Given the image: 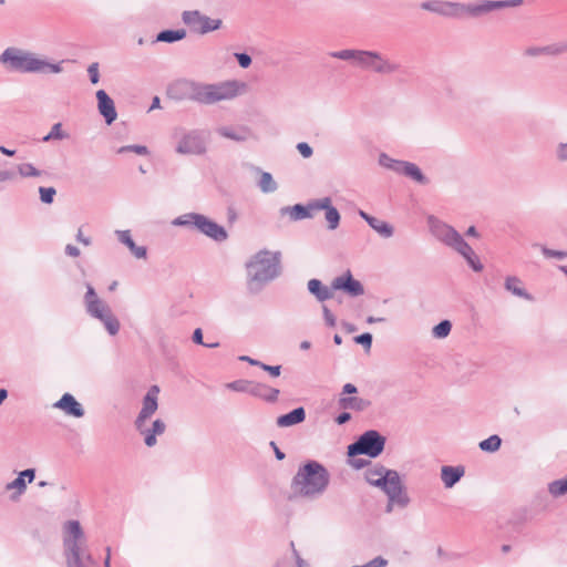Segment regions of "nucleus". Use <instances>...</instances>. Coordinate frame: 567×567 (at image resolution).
Returning a JSON list of instances; mask_svg holds the SVG:
<instances>
[{"mask_svg": "<svg viewBox=\"0 0 567 567\" xmlns=\"http://www.w3.org/2000/svg\"><path fill=\"white\" fill-rule=\"evenodd\" d=\"M247 84L230 80L215 84H205L190 80H178L168 87V95L177 101H193L200 104H215L220 101L233 100L245 93Z\"/></svg>", "mask_w": 567, "mask_h": 567, "instance_id": "obj_1", "label": "nucleus"}, {"mask_svg": "<svg viewBox=\"0 0 567 567\" xmlns=\"http://www.w3.org/2000/svg\"><path fill=\"white\" fill-rule=\"evenodd\" d=\"M0 63L21 73L59 74L63 72L64 60L52 62L33 52L10 47L0 54Z\"/></svg>", "mask_w": 567, "mask_h": 567, "instance_id": "obj_2", "label": "nucleus"}, {"mask_svg": "<svg viewBox=\"0 0 567 567\" xmlns=\"http://www.w3.org/2000/svg\"><path fill=\"white\" fill-rule=\"evenodd\" d=\"M426 220L429 230L435 239L464 257L474 271H481L483 269V265L473 248L464 240L454 227L433 215H430Z\"/></svg>", "mask_w": 567, "mask_h": 567, "instance_id": "obj_3", "label": "nucleus"}, {"mask_svg": "<svg viewBox=\"0 0 567 567\" xmlns=\"http://www.w3.org/2000/svg\"><path fill=\"white\" fill-rule=\"evenodd\" d=\"M330 475L327 468L316 461L299 467L292 478L291 488L296 496L315 498L328 487Z\"/></svg>", "mask_w": 567, "mask_h": 567, "instance_id": "obj_4", "label": "nucleus"}, {"mask_svg": "<svg viewBox=\"0 0 567 567\" xmlns=\"http://www.w3.org/2000/svg\"><path fill=\"white\" fill-rule=\"evenodd\" d=\"M64 556L68 567H95L84 532L78 520L64 524L63 538Z\"/></svg>", "mask_w": 567, "mask_h": 567, "instance_id": "obj_5", "label": "nucleus"}, {"mask_svg": "<svg viewBox=\"0 0 567 567\" xmlns=\"http://www.w3.org/2000/svg\"><path fill=\"white\" fill-rule=\"evenodd\" d=\"M279 254L268 250L258 251L247 262L248 288L252 292L259 291L267 282L277 278L280 274Z\"/></svg>", "mask_w": 567, "mask_h": 567, "instance_id": "obj_6", "label": "nucleus"}, {"mask_svg": "<svg viewBox=\"0 0 567 567\" xmlns=\"http://www.w3.org/2000/svg\"><path fill=\"white\" fill-rule=\"evenodd\" d=\"M307 288L319 302L331 299L336 290H342L350 297H359L364 293L362 284L353 278L350 270L336 277L329 287L324 286L319 279H310L307 284Z\"/></svg>", "mask_w": 567, "mask_h": 567, "instance_id": "obj_7", "label": "nucleus"}, {"mask_svg": "<svg viewBox=\"0 0 567 567\" xmlns=\"http://www.w3.org/2000/svg\"><path fill=\"white\" fill-rule=\"evenodd\" d=\"M172 225L184 227L189 230H197L208 238L221 243L228 237L226 229L207 216L198 213H186L172 220Z\"/></svg>", "mask_w": 567, "mask_h": 567, "instance_id": "obj_8", "label": "nucleus"}, {"mask_svg": "<svg viewBox=\"0 0 567 567\" xmlns=\"http://www.w3.org/2000/svg\"><path fill=\"white\" fill-rule=\"evenodd\" d=\"M84 305L86 312L92 318L100 320L111 336L117 334L121 327L118 319L113 315L109 305L99 298L90 284L86 285Z\"/></svg>", "mask_w": 567, "mask_h": 567, "instance_id": "obj_9", "label": "nucleus"}, {"mask_svg": "<svg viewBox=\"0 0 567 567\" xmlns=\"http://www.w3.org/2000/svg\"><path fill=\"white\" fill-rule=\"evenodd\" d=\"M353 64L363 70L385 75L393 74L400 70L399 63L390 61L377 51L359 50Z\"/></svg>", "mask_w": 567, "mask_h": 567, "instance_id": "obj_10", "label": "nucleus"}, {"mask_svg": "<svg viewBox=\"0 0 567 567\" xmlns=\"http://www.w3.org/2000/svg\"><path fill=\"white\" fill-rule=\"evenodd\" d=\"M384 445L385 437L378 431L370 430L364 432L354 443L348 446V455L351 457L364 454L370 457H377L383 452Z\"/></svg>", "mask_w": 567, "mask_h": 567, "instance_id": "obj_11", "label": "nucleus"}, {"mask_svg": "<svg viewBox=\"0 0 567 567\" xmlns=\"http://www.w3.org/2000/svg\"><path fill=\"white\" fill-rule=\"evenodd\" d=\"M524 0H481L475 3H462L461 18H482L495 10L520 7Z\"/></svg>", "mask_w": 567, "mask_h": 567, "instance_id": "obj_12", "label": "nucleus"}, {"mask_svg": "<svg viewBox=\"0 0 567 567\" xmlns=\"http://www.w3.org/2000/svg\"><path fill=\"white\" fill-rule=\"evenodd\" d=\"M182 21L198 34H207L221 28L223 20L210 18L198 10H187L182 13Z\"/></svg>", "mask_w": 567, "mask_h": 567, "instance_id": "obj_13", "label": "nucleus"}, {"mask_svg": "<svg viewBox=\"0 0 567 567\" xmlns=\"http://www.w3.org/2000/svg\"><path fill=\"white\" fill-rule=\"evenodd\" d=\"M182 155H202L206 152V141L200 131L193 130L182 135L176 146Z\"/></svg>", "mask_w": 567, "mask_h": 567, "instance_id": "obj_14", "label": "nucleus"}, {"mask_svg": "<svg viewBox=\"0 0 567 567\" xmlns=\"http://www.w3.org/2000/svg\"><path fill=\"white\" fill-rule=\"evenodd\" d=\"M383 492L388 496V499L391 501V504H395L401 508H405L411 502L399 473L393 476V480L388 482Z\"/></svg>", "mask_w": 567, "mask_h": 567, "instance_id": "obj_15", "label": "nucleus"}, {"mask_svg": "<svg viewBox=\"0 0 567 567\" xmlns=\"http://www.w3.org/2000/svg\"><path fill=\"white\" fill-rule=\"evenodd\" d=\"M158 385H152L143 398L142 409L135 420V427H141L143 422H147L148 419L158 409Z\"/></svg>", "mask_w": 567, "mask_h": 567, "instance_id": "obj_16", "label": "nucleus"}, {"mask_svg": "<svg viewBox=\"0 0 567 567\" xmlns=\"http://www.w3.org/2000/svg\"><path fill=\"white\" fill-rule=\"evenodd\" d=\"M421 8L446 18L461 19L462 2L432 0L423 2Z\"/></svg>", "mask_w": 567, "mask_h": 567, "instance_id": "obj_17", "label": "nucleus"}, {"mask_svg": "<svg viewBox=\"0 0 567 567\" xmlns=\"http://www.w3.org/2000/svg\"><path fill=\"white\" fill-rule=\"evenodd\" d=\"M396 473L398 472L394 470H388L382 465H377L365 472V480L370 485L383 491L388 485V482L393 480V476H395Z\"/></svg>", "mask_w": 567, "mask_h": 567, "instance_id": "obj_18", "label": "nucleus"}, {"mask_svg": "<svg viewBox=\"0 0 567 567\" xmlns=\"http://www.w3.org/2000/svg\"><path fill=\"white\" fill-rule=\"evenodd\" d=\"M35 477V471L33 468H27L19 473L18 477L6 485V491L11 492L10 498L12 501L19 499V497L25 492L27 483H31Z\"/></svg>", "mask_w": 567, "mask_h": 567, "instance_id": "obj_19", "label": "nucleus"}, {"mask_svg": "<svg viewBox=\"0 0 567 567\" xmlns=\"http://www.w3.org/2000/svg\"><path fill=\"white\" fill-rule=\"evenodd\" d=\"M318 199L309 202L307 205L296 204L293 206H285L280 209L281 215H288L293 221L312 218L317 212Z\"/></svg>", "mask_w": 567, "mask_h": 567, "instance_id": "obj_20", "label": "nucleus"}, {"mask_svg": "<svg viewBox=\"0 0 567 567\" xmlns=\"http://www.w3.org/2000/svg\"><path fill=\"white\" fill-rule=\"evenodd\" d=\"M96 100L100 114L109 125L112 124L117 117L114 101L104 90H99L96 92Z\"/></svg>", "mask_w": 567, "mask_h": 567, "instance_id": "obj_21", "label": "nucleus"}, {"mask_svg": "<svg viewBox=\"0 0 567 567\" xmlns=\"http://www.w3.org/2000/svg\"><path fill=\"white\" fill-rule=\"evenodd\" d=\"M146 423L147 422H143L141 427H136V430L144 436L145 445L152 447L157 442L156 436L165 432L166 424L159 419L155 420L151 426H147Z\"/></svg>", "mask_w": 567, "mask_h": 567, "instance_id": "obj_22", "label": "nucleus"}, {"mask_svg": "<svg viewBox=\"0 0 567 567\" xmlns=\"http://www.w3.org/2000/svg\"><path fill=\"white\" fill-rule=\"evenodd\" d=\"M359 216L368 223V225L379 234L382 238H391L394 235V227L382 219H379L377 217H373L365 213L364 210H359Z\"/></svg>", "mask_w": 567, "mask_h": 567, "instance_id": "obj_23", "label": "nucleus"}, {"mask_svg": "<svg viewBox=\"0 0 567 567\" xmlns=\"http://www.w3.org/2000/svg\"><path fill=\"white\" fill-rule=\"evenodd\" d=\"M567 52V43H554L544 47H528L524 50V55L537 58L540 55H559Z\"/></svg>", "mask_w": 567, "mask_h": 567, "instance_id": "obj_24", "label": "nucleus"}, {"mask_svg": "<svg viewBox=\"0 0 567 567\" xmlns=\"http://www.w3.org/2000/svg\"><path fill=\"white\" fill-rule=\"evenodd\" d=\"M54 408L60 409L66 414L75 417H82L84 415V409L70 393L63 394L62 398L54 403Z\"/></svg>", "mask_w": 567, "mask_h": 567, "instance_id": "obj_25", "label": "nucleus"}, {"mask_svg": "<svg viewBox=\"0 0 567 567\" xmlns=\"http://www.w3.org/2000/svg\"><path fill=\"white\" fill-rule=\"evenodd\" d=\"M317 210H326V220L328 223V228L330 230H334L338 228L340 224V214L336 207L331 205L330 197H322L318 199V205L316 206Z\"/></svg>", "mask_w": 567, "mask_h": 567, "instance_id": "obj_26", "label": "nucleus"}, {"mask_svg": "<svg viewBox=\"0 0 567 567\" xmlns=\"http://www.w3.org/2000/svg\"><path fill=\"white\" fill-rule=\"evenodd\" d=\"M217 134L236 142L247 141L251 132L246 126H220L216 130Z\"/></svg>", "mask_w": 567, "mask_h": 567, "instance_id": "obj_27", "label": "nucleus"}, {"mask_svg": "<svg viewBox=\"0 0 567 567\" xmlns=\"http://www.w3.org/2000/svg\"><path fill=\"white\" fill-rule=\"evenodd\" d=\"M464 473L463 466L445 465L441 468V480L446 488H452L464 476Z\"/></svg>", "mask_w": 567, "mask_h": 567, "instance_id": "obj_28", "label": "nucleus"}, {"mask_svg": "<svg viewBox=\"0 0 567 567\" xmlns=\"http://www.w3.org/2000/svg\"><path fill=\"white\" fill-rule=\"evenodd\" d=\"M118 240L125 245L132 255H134L138 259L146 258L147 250L144 246H137L134 240L132 239L131 231L130 230H116L115 231Z\"/></svg>", "mask_w": 567, "mask_h": 567, "instance_id": "obj_29", "label": "nucleus"}, {"mask_svg": "<svg viewBox=\"0 0 567 567\" xmlns=\"http://www.w3.org/2000/svg\"><path fill=\"white\" fill-rule=\"evenodd\" d=\"M249 394L272 403L278 400L279 390L264 383L252 382Z\"/></svg>", "mask_w": 567, "mask_h": 567, "instance_id": "obj_30", "label": "nucleus"}, {"mask_svg": "<svg viewBox=\"0 0 567 567\" xmlns=\"http://www.w3.org/2000/svg\"><path fill=\"white\" fill-rule=\"evenodd\" d=\"M306 419V411L303 408H297L291 412L280 415L277 419V425L279 427H288L303 422Z\"/></svg>", "mask_w": 567, "mask_h": 567, "instance_id": "obj_31", "label": "nucleus"}, {"mask_svg": "<svg viewBox=\"0 0 567 567\" xmlns=\"http://www.w3.org/2000/svg\"><path fill=\"white\" fill-rule=\"evenodd\" d=\"M505 289L516 297L533 300V297L525 290L523 282L518 277L508 276L505 279Z\"/></svg>", "mask_w": 567, "mask_h": 567, "instance_id": "obj_32", "label": "nucleus"}, {"mask_svg": "<svg viewBox=\"0 0 567 567\" xmlns=\"http://www.w3.org/2000/svg\"><path fill=\"white\" fill-rule=\"evenodd\" d=\"M371 402L369 400L358 396H342L339 400V405L346 410L363 411L369 408Z\"/></svg>", "mask_w": 567, "mask_h": 567, "instance_id": "obj_33", "label": "nucleus"}, {"mask_svg": "<svg viewBox=\"0 0 567 567\" xmlns=\"http://www.w3.org/2000/svg\"><path fill=\"white\" fill-rule=\"evenodd\" d=\"M401 175L410 177L414 182L422 184V185H425L429 183V179L423 175V173L421 172L419 166L411 162H405Z\"/></svg>", "mask_w": 567, "mask_h": 567, "instance_id": "obj_34", "label": "nucleus"}, {"mask_svg": "<svg viewBox=\"0 0 567 567\" xmlns=\"http://www.w3.org/2000/svg\"><path fill=\"white\" fill-rule=\"evenodd\" d=\"M257 171L260 175L258 184H257L259 189L265 194L276 192L278 188V184L274 179L272 175L268 172H262L260 169H257Z\"/></svg>", "mask_w": 567, "mask_h": 567, "instance_id": "obj_35", "label": "nucleus"}, {"mask_svg": "<svg viewBox=\"0 0 567 567\" xmlns=\"http://www.w3.org/2000/svg\"><path fill=\"white\" fill-rule=\"evenodd\" d=\"M186 30L184 29H177V30H164L161 31L157 37V42H166V43H173L181 41L186 38Z\"/></svg>", "mask_w": 567, "mask_h": 567, "instance_id": "obj_36", "label": "nucleus"}, {"mask_svg": "<svg viewBox=\"0 0 567 567\" xmlns=\"http://www.w3.org/2000/svg\"><path fill=\"white\" fill-rule=\"evenodd\" d=\"M379 164L386 169L393 171L398 174H402L405 161L394 159L390 157L388 154L381 153L379 155Z\"/></svg>", "mask_w": 567, "mask_h": 567, "instance_id": "obj_37", "label": "nucleus"}, {"mask_svg": "<svg viewBox=\"0 0 567 567\" xmlns=\"http://www.w3.org/2000/svg\"><path fill=\"white\" fill-rule=\"evenodd\" d=\"M69 134L63 131L62 128V123H55L50 132L43 136L42 141L43 142H51V141H63V140H66L69 138Z\"/></svg>", "mask_w": 567, "mask_h": 567, "instance_id": "obj_38", "label": "nucleus"}, {"mask_svg": "<svg viewBox=\"0 0 567 567\" xmlns=\"http://www.w3.org/2000/svg\"><path fill=\"white\" fill-rule=\"evenodd\" d=\"M548 492L554 497L565 495L567 493V477L550 482L548 484Z\"/></svg>", "mask_w": 567, "mask_h": 567, "instance_id": "obj_39", "label": "nucleus"}, {"mask_svg": "<svg viewBox=\"0 0 567 567\" xmlns=\"http://www.w3.org/2000/svg\"><path fill=\"white\" fill-rule=\"evenodd\" d=\"M533 247L535 248H538L543 256L545 258H555V259H566L567 258V251L566 250H555V249H550V248H547L546 246L544 245H540V244H534Z\"/></svg>", "mask_w": 567, "mask_h": 567, "instance_id": "obj_40", "label": "nucleus"}, {"mask_svg": "<svg viewBox=\"0 0 567 567\" xmlns=\"http://www.w3.org/2000/svg\"><path fill=\"white\" fill-rule=\"evenodd\" d=\"M502 440L498 435H491L480 442V449L485 452H496L501 447Z\"/></svg>", "mask_w": 567, "mask_h": 567, "instance_id": "obj_41", "label": "nucleus"}, {"mask_svg": "<svg viewBox=\"0 0 567 567\" xmlns=\"http://www.w3.org/2000/svg\"><path fill=\"white\" fill-rule=\"evenodd\" d=\"M452 329V323L449 320H443L432 329V336L436 339L446 338Z\"/></svg>", "mask_w": 567, "mask_h": 567, "instance_id": "obj_42", "label": "nucleus"}, {"mask_svg": "<svg viewBox=\"0 0 567 567\" xmlns=\"http://www.w3.org/2000/svg\"><path fill=\"white\" fill-rule=\"evenodd\" d=\"M251 381L236 380L226 384V388L235 392L250 393Z\"/></svg>", "mask_w": 567, "mask_h": 567, "instance_id": "obj_43", "label": "nucleus"}, {"mask_svg": "<svg viewBox=\"0 0 567 567\" xmlns=\"http://www.w3.org/2000/svg\"><path fill=\"white\" fill-rule=\"evenodd\" d=\"M359 50L346 49L340 51L331 52L330 55L334 59L351 61L354 63Z\"/></svg>", "mask_w": 567, "mask_h": 567, "instance_id": "obj_44", "label": "nucleus"}, {"mask_svg": "<svg viewBox=\"0 0 567 567\" xmlns=\"http://www.w3.org/2000/svg\"><path fill=\"white\" fill-rule=\"evenodd\" d=\"M18 172L22 177H39L41 176V171L35 168L32 164L25 163L18 166Z\"/></svg>", "mask_w": 567, "mask_h": 567, "instance_id": "obj_45", "label": "nucleus"}, {"mask_svg": "<svg viewBox=\"0 0 567 567\" xmlns=\"http://www.w3.org/2000/svg\"><path fill=\"white\" fill-rule=\"evenodd\" d=\"M39 193L40 198L44 204H51L53 202L54 195L56 194V190L53 187H40Z\"/></svg>", "mask_w": 567, "mask_h": 567, "instance_id": "obj_46", "label": "nucleus"}, {"mask_svg": "<svg viewBox=\"0 0 567 567\" xmlns=\"http://www.w3.org/2000/svg\"><path fill=\"white\" fill-rule=\"evenodd\" d=\"M117 152L118 153L133 152L137 155L148 154V150L144 145H126V146L120 147Z\"/></svg>", "mask_w": 567, "mask_h": 567, "instance_id": "obj_47", "label": "nucleus"}, {"mask_svg": "<svg viewBox=\"0 0 567 567\" xmlns=\"http://www.w3.org/2000/svg\"><path fill=\"white\" fill-rule=\"evenodd\" d=\"M87 74L92 84H97L100 81L99 63L93 62L87 66Z\"/></svg>", "mask_w": 567, "mask_h": 567, "instance_id": "obj_48", "label": "nucleus"}, {"mask_svg": "<svg viewBox=\"0 0 567 567\" xmlns=\"http://www.w3.org/2000/svg\"><path fill=\"white\" fill-rule=\"evenodd\" d=\"M354 342L364 347L365 350H370L372 346V334L369 332L362 333L354 338Z\"/></svg>", "mask_w": 567, "mask_h": 567, "instance_id": "obj_49", "label": "nucleus"}, {"mask_svg": "<svg viewBox=\"0 0 567 567\" xmlns=\"http://www.w3.org/2000/svg\"><path fill=\"white\" fill-rule=\"evenodd\" d=\"M556 159L559 162H567V142L559 143L555 148Z\"/></svg>", "mask_w": 567, "mask_h": 567, "instance_id": "obj_50", "label": "nucleus"}, {"mask_svg": "<svg viewBox=\"0 0 567 567\" xmlns=\"http://www.w3.org/2000/svg\"><path fill=\"white\" fill-rule=\"evenodd\" d=\"M297 150L298 152L300 153V155L303 157V158H309L312 156V148L311 146L306 143V142H300L297 144Z\"/></svg>", "mask_w": 567, "mask_h": 567, "instance_id": "obj_51", "label": "nucleus"}, {"mask_svg": "<svg viewBox=\"0 0 567 567\" xmlns=\"http://www.w3.org/2000/svg\"><path fill=\"white\" fill-rule=\"evenodd\" d=\"M386 564H388V560L379 556L364 565H355L352 567H385Z\"/></svg>", "mask_w": 567, "mask_h": 567, "instance_id": "obj_52", "label": "nucleus"}, {"mask_svg": "<svg viewBox=\"0 0 567 567\" xmlns=\"http://www.w3.org/2000/svg\"><path fill=\"white\" fill-rule=\"evenodd\" d=\"M322 313H323L326 324L329 327H334L336 322H337L336 317L333 316V313L329 310V308L327 306H322Z\"/></svg>", "mask_w": 567, "mask_h": 567, "instance_id": "obj_53", "label": "nucleus"}, {"mask_svg": "<svg viewBox=\"0 0 567 567\" xmlns=\"http://www.w3.org/2000/svg\"><path fill=\"white\" fill-rule=\"evenodd\" d=\"M259 368H261L264 371L268 372L272 377H279L281 372V365H268L261 362Z\"/></svg>", "mask_w": 567, "mask_h": 567, "instance_id": "obj_54", "label": "nucleus"}, {"mask_svg": "<svg viewBox=\"0 0 567 567\" xmlns=\"http://www.w3.org/2000/svg\"><path fill=\"white\" fill-rule=\"evenodd\" d=\"M235 56L243 69L250 66L251 58L247 53H236Z\"/></svg>", "mask_w": 567, "mask_h": 567, "instance_id": "obj_55", "label": "nucleus"}, {"mask_svg": "<svg viewBox=\"0 0 567 567\" xmlns=\"http://www.w3.org/2000/svg\"><path fill=\"white\" fill-rule=\"evenodd\" d=\"M65 254H66L68 256H70V257H74V258H76V257H79V256H80V254H81V252H80V249H79L76 246L71 245V244H68V245L65 246Z\"/></svg>", "mask_w": 567, "mask_h": 567, "instance_id": "obj_56", "label": "nucleus"}, {"mask_svg": "<svg viewBox=\"0 0 567 567\" xmlns=\"http://www.w3.org/2000/svg\"><path fill=\"white\" fill-rule=\"evenodd\" d=\"M76 240L81 244H83L84 246H90L91 245V238L90 237H85L82 233V229L79 228L78 229V233H76Z\"/></svg>", "mask_w": 567, "mask_h": 567, "instance_id": "obj_57", "label": "nucleus"}, {"mask_svg": "<svg viewBox=\"0 0 567 567\" xmlns=\"http://www.w3.org/2000/svg\"><path fill=\"white\" fill-rule=\"evenodd\" d=\"M358 392V389L352 383H346L342 388V394H354Z\"/></svg>", "mask_w": 567, "mask_h": 567, "instance_id": "obj_58", "label": "nucleus"}, {"mask_svg": "<svg viewBox=\"0 0 567 567\" xmlns=\"http://www.w3.org/2000/svg\"><path fill=\"white\" fill-rule=\"evenodd\" d=\"M193 341L197 344H204L202 329L197 328L193 333Z\"/></svg>", "mask_w": 567, "mask_h": 567, "instance_id": "obj_59", "label": "nucleus"}, {"mask_svg": "<svg viewBox=\"0 0 567 567\" xmlns=\"http://www.w3.org/2000/svg\"><path fill=\"white\" fill-rule=\"evenodd\" d=\"M350 419H351L350 413L343 412L337 416L336 422L341 425V424L347 423Z\"/></svg>", "mask_w": 567, "mask_h": 567, "instance_id": "obj_60", "label": "nucleus"}, {"mask_svg": "<svg viewBox=\"0 0 567 567\" xmlns=\"http://www.w3.org/2000/svg\"><path fill=\"white\" fill-rule=\"evenodd\" d=\"M239 360H240V361L248 362L249 364H251V365H256V367H259V365H260V363H261L260 361L255 360V359H252V358H250V357H248V355H241V357H239Z\"/></svg>", "mask_w": 567, "mask_h": 567, "instance_id": "obj_61", "label": "nucleus"}, {"mask_svg": "<svg viewBox=\"0 0 567 567\" xmlns=\"http://www.w3.org/2000/svg\"><path fill=\"white\" fill-rule=\"evenodd\" d=\"M384 321H385V319H384V318H382V317H373V316H369V317L367 318V322H368L369 324H371V323H377V322H384Z\"/></svg>", "mask_w": 567, "mask_h": 567, "instance_id": "obj_62", "label": "nucleus"}, {"mask_svg": "<svg viewBox=\"0 0 567 567\" xmlns=\"http://www.w3.org/2000/svg\"><path fill=\"white\" fill-rule=\"evenodd\" d=\"M0 152L3 154V155H7V156H13L16 154V151L14 150H9L4 146H0Z\"/></svg>", "mask_w": 567, "mask_h": 567, "instance_id": "obj_63", "label": "nucleus"}, {"mask_svg": "<svg viewBox=\"0 0 567 567\" xmlns=\"http://www.w3.org/2000/svg\"><path fill=\"white\" fill-rule=\"evenodd\" d=\"M466 236L478 237V233L474 226H471L466 230Z\"/></svg>", "mask_w": 567, "mask_h": 567, "instance_id": "obj_64", "label": "nucleus"}]
</instances>
